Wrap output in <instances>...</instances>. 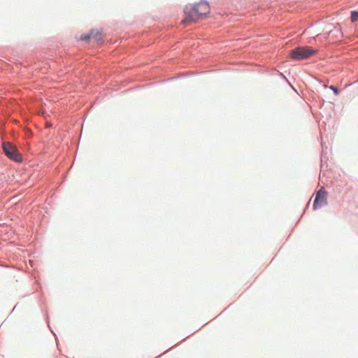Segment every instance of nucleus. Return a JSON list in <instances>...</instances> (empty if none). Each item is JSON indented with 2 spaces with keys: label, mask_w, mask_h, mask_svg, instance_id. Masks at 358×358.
I'll use <instances>...</instances> for the list:
<instances>
[{
  "label": "nucleus",
  "mask_w": 358,
  "mask_h": 358,
  "mask_svg": "<svg viewBox=\"0 0 358 358\" xmlns=\"http://www.w3.org/2000/svg\"><path fill=\"white\" fill-rule=\"evenodd\" d=\"M210 6L206 1H200L194 5L186 6L184 12L185 15V19L182 20L184 24L195 22L203 16L210 13Z\"/></svg>",
  "instance_id": "f257e3e1"
},
{
  "label": "nucleus",
  "mask_w": 358,
  "mask_h": 358,
  "mask_svg": "<svg viewBox=\"0 0 358 358\" xmlns=\"http://www.w3.org/2000/svg\"><path fill=\"white\" fill-rule=\"evenodd\" d=\"M317 52L311 47L303 46L298 47L290 51V57L294 60H301L307 59Z\"/></svg>",
  "instance_id": "f03ea898"
},
{
  "label": "nucleus",
  "mask_w": 358,
  "mask_h": 358,
  "mask_svg": "<svg viewBox=\"0 0 358 358\" xmlns=\"http://www.w3.org/2000/svg\"><path fill=\"white\" fill-rule=\"evenodd\" d=\"M2 148L6 155L10 159L20 162H22V158L17 148L13 143L5 142L2 145Z\"/></svg>",
  "instance_id": "7ed1b4c3"
},
{
  "label": "nucleus",
  "mask_w": 358,
  "mask_h": 358,
  "mask_svg": "<svg viewBox=\"0 0 358 358\" xmlns=\"http://www.w3.org/2000/svg\"><path fill=\"white\" fill-rule=\"evenodd\" d=\"M327 204V192L322 187L317 193L313 203V208L316 209L318 207Z\"/></svg>",
  "instance_id": "20e7f679"
},
{
  "label": "nucleus",
  "mask_w": 358,
  "mask_h": 358,
  "mask_svg": "<svg viewBox=\"0 0 358 358\" xmlns=\"http://www.w3.org/2000/svg\"><path fill=\"white\" fill-rule=\"evenodd\" d=\"M358 20V12L353 10L351 12V21L355 22Z\"/></svg>",
  "instance_id": "39448f33"
},
{
  "label": "nucleus",
  "mask_w": 358,
  "mask_h": 358,
  "mask_svg": "<svg viewBox=\"0 0 358 358\" xmlns=\"http://www.w3.org/2000/svg\"><path fill=\"white\" fill-rule=\"evenodd\" d=\"M92 33H91V34H90V35H85L84 36H81L80 39L81 40H88L92 37Z\"/></svg>",
  "instance_id": "423d86ee"
},
{
  "label": "nucleus",
  "mask_w": 358,
  "mask_h": 358,
  "mask_svg": "<svg viewBox=\"0 0 358 358\" xmlns=\"http://www.w3.org/2000/svg\"><path fill=\"white\" fill-rule=\"evenodd\" d=\"M330 89H331L336 94H337L338 93V90L337 87H336L333 85H331Z\"/></svg>",
  "instance_id": "0eeeda50"
}]
</instances>
